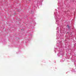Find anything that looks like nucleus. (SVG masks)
Masks as SVG:
<instances>
[{
    "mask_svg": "<svg viewBox=\"0 0 76 76\" xmlns=\"http://www.w3.org/2000/svg\"><path fill=\"white\" fill-rule=\"evenodd\" d=\"M56 11V10H55Z\"/></svg>",
    "mask_w": 76,
    "mask_h": 76,
    "instance_id": "1a4fd4ad",
    "label": "nucleus"
},
{
    "mask_svg": "<svg viewBox=\"0 0 76 76\" xmlns=\"http://www.w3.org/2000/svg\"><path fill=\"white\" fill-rule=\"evenodd\" d=\"M57 46L60 48V49H59L58 50V51L59 52L57 54V56L58 57H63V52H62V50H61V46L62 45H60V43L59 42V41H57Z\"/></svg>",
    "mask_w": 76,
    "mask_h": 76,
    "instance_id": "f257e3e1",
    "label": "nucleus"
},
{
    "mask_svg": "<svg viewBox=\"0 0 76 76\" xmlns=\"http://www.w3.org/2000/svg\"><path fill=\"white\" fill-rule=\"evenodd\" d=\"M54 51L56 53V48H55V47L54 48Z\"/></svg>",
    "mask_w": 76,
    "mask_h": 76,
    "instance_id": "423d86ee",
    "label": "nucleus"
},
{
    "mask_svg": "<svg viewBox=\"0 0 76 76\" xmlns=\"http://www.w3.org/2000/svg\"><path fill=\"white\" fill-rule=\"evenodd\" d=\"M60 32L61 34H62V35H64V34L66 33V32H65V31H64V30L63 31L62 30H61V29L60 30Z\"/></svg>",
    "mask_w": 76,
    "mask_h": 76,
    "instance_id": "20e7f679",
    "label": "nucleus"
},
{
    "mask_svg": "<svg viewBox=\"0 0 76 76\" xmlns=\"http://www.w3.org/2000/svg\"><path fill=\"white\" fill-rule=\"evenodd\" d=\"M56 30H57V32H56V39H58L60 38V35L58 34V32L59 31V30H58V27L56 28Z\"/></svg>",
    "mask_w": 76,
    "mask_h": 76,
    "instance_id": "7ed1b4c3",
    "label": "nucleus"
},
{
    "mask_svg": "<svg viewBox=\"0 0 76 76\" xmlns=\"http://www.w3.org/2000/svg\"><path fill=\"white\" fill-rule=\"evenodd\" d=\"M64 12L65 13H66V11Z\"/></svg>",
    "mask_w": 76,
    "mask_h": 76,
    "instance_id": "0eeeda50",
    "label": "nucleus"
},
{
    "mask_svg": "<svg viewBox=\"0 0 76 76\" xmlns=\"http://www.w3.org/2000/svg\"><path fill=\"white\" fill-rule=\"evenodd\" d=\"M38 4H40V3H39V2H37V6H38Z\"/></svg>",
    "mask_w": 76,
    "mask_h": 76,
    "instance_id": "39448f33",
    "label": "nucleus"
},
{
    "mask_svg": "<svg viewBox=\"0 0 76 76\" xmlns=\"http://www.w3.org/2000/svg\"><path fill=\"white\" fill-rule=\"evenodd\" d=\"M69 28H70V27H69Z\"/></svg>",
    "mask_w": 76,
    "mask_h": 76,
    "instance_id": "9d476101",
    "label": "nucleus"
},
{
    "mask_svg": "<svg viewBox=\"0 0 76 76\" xmlns=\"http://www.w3.org/2000/svg\"><path fill=\"white\" fill-rule=\"evenodd\" d=\"M36 7V6H34V7Z\"/></svg>",
    "mask_w": 76,
    "mask_h": 76,
    "instance_id": "6e6552de",
    "label": "nucleus"
},
{
    "mask_svg": "<svg viewBox=\"0 0 76 76\" xmlns=\"http://www.w3.org/2000/svg\"><path fill=\"white\" fill-rule=\"evenodd\" d=\"M54 14L55 15V19L56 20V24H58V18L57 16V13L56 12V13L55 12H54Z\"/></svg>",
    "mask_w": 76,
    "mask_h": 76,
    "instance_id": "f03ea898",
    "label": "nucleus"
},
{
    "mask_svg": "<svg viewBox=\"0 0 76 76\" xmlns=\"http://www.w3.org/2000/svg\"><path fill=\"white\" fill-rule=\"evenodd\" d=\"M69 26V25H68V26Z\"/></svg>",
    "mask_w": 76,
    "mask_h": 76,
    "instance_id": "9b49d317",
    "label": "nucleus"
}]
</instances>
